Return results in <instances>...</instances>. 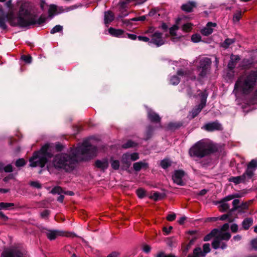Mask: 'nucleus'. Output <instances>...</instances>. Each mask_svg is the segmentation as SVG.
Masks as SVG:
<instances>
[{
	"label": "nucleus",
	"instance_id": "052dcab7",
	"mask_svg": "<svg viewBox=\"0 0 257 257\" xmlns=\"http://www.w3.org/2000/svg\"><path fill=\"white\" fill-rule=\"evenodd\" d=\"M176 218V214L175 213H172L169 214L167 217V219L168 221H171L174 220Z\"/></svg>",
	"mask_w": 257,
	"mask_h": 257
},
{
	"label": "nucleus",
	"instance_id": "bb28decb",
	"mask_svg": "<svg viewBox=\"0 0 257 257\" xmlns=\"http://www.w3.org/2000/svg\"><path fill=\"white\" fill-rule=\"evenodd\" d=\"M28 13L29 14V15H32L33 16H34V17L35 18V23H33V24H29L27 26H26V27H27L30 25H34V24H41L42 23H44L45 21H46V18L45 17H41L40 18H39L38 20L36 18V17L35 15L30 13V12L28 10Z\"/></svg>",
	"mask_w": 257,
	"mask_h": 257
},
{
	"label": "nucleus",
	"instance_id": "e2e57ef3",
	"mask_svg": "<svg viewBox=\"0 0 257 257\" xmlns=\"http://www.w3.org/2000/svg\"><path fill=\"white\" fill-rule=\"evenodd\" d=\"M127 36L129 39L133 40H135L138 38L137 35H136L135 34H127Z\"/></svg>",
	"mask_w": 257,
	"mask_h": 257
},
{
	"label": "nucleus",
	"instance_id": "8fccbe9b",
	"mask_svg": "<svg viewBox=\"0 0 257 257\" xmlns=\"http://www.w3.org/2000/svg\"><path fill=\"white\" fill-rule=\"evenodd\" d=\"M250 244L253 249L257 250V237L251 240Z\"/></svg>",
	"mask_w": 257,
	"mask_h": 257
},
{
	"label": "nucleus",
	"instance_id": "338daca9",
	"mask_svg": "<svg viewBox=\"0 0 257 257\" xmlns=\"http://www.w3.org/2000/svg\"><path fill=\"white\" fill-rule=\"evenodd\" d=\"M156 257H173L172 256H171V255H166L163 252H160L156 255Z\"/></svg>",
	"mask_w": 257,
	"mask_h": 257
},
{
	"label": "nucleus",
	"instance_id": "6e6d98bb",
	"mask_svg": "<svg viewBox=\"0 0 257 257\" xmlns=\"http://www.w3.org/2000/svg\"><path fill=\"white\" fill-rule=\"evenodd\" d=\"M3 170L6 172H11L13 171V167L11 165H8L3 168Z\"/></svg>",
	"mask_w": 257,
	"mask_h": 257
},
{
	"label": "nucleus",
	"instance_id": "c756f323",
	"mask_svg": "<svg viewBox=\"0 0 257 257\" xmlns=\"http://www.w3.org/2000/svg\"><path fill=\"white\" fill-rule=\"evenodd\" d=\"M15 204L13 203H5L1 202L0 203V208L1 209L9 210L11 207H14Z\"/></svg>",
	"mask_w": 257,
	"mask_h": 257
},
{
	"label": "nucleus",
	"instance_id": "dca6fc26",
	"mask_svg": "<svg viewBox=\"0 0 257 257\" xmlns=\"http://www.w3.org/2000/svg\"><path fill=\"white\" fill-rule=\"evenodd\" d=\"M108 162L106 159L101 160H97L95 162L96 167L101 170H105L108 167Z\"/></svg>",
	"mask_w": 257,
	"mask_h": 257
},
{
	"label": "nucleus",
	"instance_id": "0eeeda50",
	"mask_svg": "<svg viewBox=\"0 0 257 257\" xmlns=\"http://www.w3.org/2000/svg\"><path fill=\"white\" fill-rule=\"evenodd\" d=\"M197 71L200 76H204L210 68L211 60L208 58H202L199 59V61H197Z\"/></svg>",
	"mask_w": 257,
	"mask_h": 257
},
{
	"label": "nucleus",
	"instance_id": "4be33fe9",
	"mask_svg": "<svg viewBox=\"0 0 257 257\" xmlns=\"http://www.w3.org/2000/svg\"><path fill=\"white\" fill-rule=\"evenodd\" d=\"M109 34L114 37H120L123 34V31L120 29H115L110 28L108 30Z\"/></svg>",
	"mask_w": 257,
	"mask_h": 257
},
{
	"label": "nucleus",
	"instance_id": "c9c22d12",
	"mask_svg": "<svg viewBox=\"0 0 257 257\" xmlns=\"http://www.w3.org/2000/svg\"><path fill=\"white\" fill-rule=\"evenodd\" d=\"M192 25L191 23H186L183 25L182 30L185 32H190L192 29Z\"/></svg>",
	"mask_w": 257,
	"mask_h": 257
},
{
	"label": "nucleus",
	"instance_id": "1a4fd4ad",
	"mask_svg": "<svg viewBox=\"0 0 257 257\" xmlns=\"http://www.w3.org/2000/svg\"><path fill=\"white\" fill-rule=\"evenodd\" d=\"M151 39L150 43L154 44L157 47H159L164 44V40L162 38V34L158 31L151 35Z\"/></svg>",
	"mask_w": 257,
	"mask_h": 257
},
{
	"label": "nucleus",
	"instance_id": "ea45409f",
	"mask_svg": "<svg viewBox=\"0 0 257 257\" xmlns=\"http://www.w3.org/2000/svg\"><path fill=\"white\" fill-rule=\"evenodd\" d=\"M63 30V27L60 25H56L51 30V33L53 34L57 32H59L60 31H62Z\"/></svg>",
	"mask_w": 257,
	"mask_h": 257
},
{
	"label": "nucleus",
	"instance_id": "412c9836",
	"mask_svg": "<svg viewBox=\"0 0 257 257\" xmlns=\"http://www.w3.org/2000/svg\"><path fill=\"white\" fill-rule=\"evenodd\" d=\"M196 4L194 2H188L185 4H184L182 6L181 9L183 11L190 12L192 11V9L195 7Z\"/></svg>",
	"mask_w": 257,
	"mask_h": 257
},
{
	"label": "nucleus",
	"instance_id": "774afa93",
	"mask_svg": "<svg viewBox=\"0 0 257 257\" xmlns=\"http://www.w3.org/2000/svg\"><path fill=\"white\" fill-rule=\"evenodd\" d=\"M172 229V226H170L168 228L167 227H164L163 231L166 233V234H168Z\"/></svg>",
	"mask_w": 257,
	"mask_h": 257
},
{
	"label": "nucleus",
	"instance_id": "7c9ffc66",
	"mask_svg": "<svg viewBox=\"0 0 257 257\" xmlns=\"http://www.w3.org/2000/svg\"><path fill=\"white\" fill-rule=\"evenodd\" d=\"M164 197L163 195L158 192H154L150 196V198L155 201L162 199Z\"/></svg>",
	"mask_w": 257,
	"mask_h": 257
},
{
	"label": "nucleus",
	"instance_id": "6e6552de",
	"mask_svg": "<svg viewBox=\"0 0 257 257\" xmlns=\"http://www.w3.org/2000/svg\"><path fill=\"white\" fill-rule=\"evenodd\" d=\"M201 94V102L197 106V107L193 109L191 111L192 117L196 116L204 107L206 104V98L207 94L206 92H200L198 95Z\"/></svg>",
	"mask_w": 257,
	"mask_h": 257
},
{
	"label": "nucleus",
	"instance_id": "4c0bfd02",
	"mask_svg": "<svg viewBox=\"0 0 257 257\" xmlns=\"http://www.w3.org/2000/svg\"><path fill=\"white\" fill-rule=\"evenodd\" d=\"M136 193L140 198H143L146 196V191L142 188L138 189Z\"/></svg>",
	"mask_w": 257,
	"mask_h": 257
},
{
	"label": "nucleus",
	"instance_id": "f03ea898",
	"mask_svg": "<svg viewBox=\"0 0 257 257\" xmlns=\"http://www.w3.org/2000/svg\"><path fill=\"white\" fill-rule=\"evenodd\" d=\"M6 8H0V28L5 30L7 28V22L12 26L24 27L30 24L35 23L34 16L29 15L28 10L23 6L20 7L18 17L15 15V10L11 0L6 3Z\"/></svg>",
	"mask_w": 257,
	"mask_h": 257
},
{
	"label": "nucleus",
	"instance_id": "423d86ee",
	"mask_svg": "<svg viewBox=\"0 0 257 257\" xmlns=\"http://www.w3.org/2000/svg\"><path fill=\"white\" fill-rule=\"evenodd\" d=\"M229 227V226L228 223H225L221 227L220 230L218 229V231L217 234V236H216L212 243V247L214 248L217 249L220 247L222 249H224L226 247V244L222 242L221 240H228L230 238V234L228 232L226 231L228 230Z\"/></svg>",
	"mask_w": 257,
	"mask_h": 257
},
{
	"label": "nucleus",
	"instance_id": "b1692460",
	"mask_svg": "<svg viewBox=\"0 0 257 257\" xmlns=\"http://www.w3.org/2000/svg\"><path fill=\"white\" fill-rule=\"evenodd\" d=\"M204 253H202L200 247H196L194 250L192 255H189L188 257H204Z\"/></svg>",
	"mask_w": 257,
	"mask_h": 257
},
{
	"label": "nucleus",
	"instance_id": "69168bd1",
	"mask_svg": "<svg viewBox=\"0 0 257 257\" xmlns=\"http://www.w3.org/2000/svg\"><path fill=\"white\" fill-rule=\"evenodd\" d=\"M231 230L232 232H235L238 229V226L236 224H233L231 226Z\"/></svg>",
	"mask_w": 257,
	"mask_h": 257
},
{
	"label": "nucleus",
	"instance_id": "f257e3e1",
	"mask_svg": "<svg viewBox=\"0 0 257 257\" xmlns=\"http://www.w3.org/2000/svg\"><path fill=\"white\" fill-rule=\"evenodd\" d=\"M97 148L83 143L81 146L72 151L73 156L66 154H59L55 156L52 163H49L47 168L49 170L51 167L57 169H63L67 172L73 170L76 162L90 159L96 155Z\"/></svg>",
	"mask_w": 257,
	"mask_h": 257
},
{
	"label": "nucleus",
	"instance_id": "49530a36",
	"mask_svg": "<svg viewBox=\"0 0 257 257\" xmlns=\"http://www.w3.org/2000/svg\"><path fill=\"white\" fill-rule=\"evenodd\" d=\"M22 59L26 63H30L32 62V57L29 55H23Z\"/></svg>",
	"mask_w": 257,
	"mask_h": 257
},
{
	"label": "nucleus",
	"instance_id": "680f3d73",
	"mask_svg": "<svg viewBox=\"0 0 257 257\" xmlns=\"http://www.w3.org/2000/svg\"><path fill=\"white\" fill-rule=\"evenodd\" d=\"M49 213H50V212L49 210H45L41 212V215L42 217L46 218L49 215Z\"/></svg>",
	"mask_w": 257,
	"mask_h": 257
},
{
	"label": "nucleus",
	"instance_id": "4d7b16f0",
	"mask_svg": "<svg viewBox=\"0 0 257 257\" xmlns=\"http://www.w3.org/2000/svg\"><path fill=\"white\" fill-rule=\"evenodd\" d=\"M146 17L145 16H143L141 17L133 18V19H131V21H144L146 20Z\"/></svg>",
	"mask_w": 257,
	"mask_h": 257
},
{
	"label": "nucleus",
	"instance_id": "39448f33",
	"mask_svg": "<svg viewBox=\"0 0 257 257\" xmlns=\"http://www.w3.org/2000/svg\"><path fill=\"white\" fill-rule=\"evenodd\" d=\"M212 151V147L210 143L202 140L197 142L189 150L191 156L202 158L210 154Z\"/></svg>",
	"mask_w": 257,
	"mask_h": 257
},
{
	"label": "nucleus",
	"instance_id": "9b49d317",
	"mask_svg": "<svg viewBox=\"0 0 257 257\" xmlns=\"http://www.w3.org/2000/svg\"><path fill=\"white\" fill-rule=\"evenodd\" d=\"M184 176V171L182 170H177L175 171L174 175L172 176V179L175 183L179 185H182L183 184L182 178Z\"/></svg>",
	"mask_w": 257,
	"mask_h": 257
},
{
	"label": "nucleus",
	"instance_id": "864d4df0",
	"mask_svg": "<svg viewBox=\"0 0 257 257\" xmlns=\"http://www.w3.org/2000/svg\"><path fill=\"white\" fill-rule=\"evenodd\" d=\"M237 196H238L236 195H228V196L224 197L222 199V200L224 201L225 202H227L228 201L233 199V198H234L235 197H237Z\"/></svg>",
	"mask_w": 257,
	"mask_h": 257
},
{
	"label": "nucleus",
	"instance_id": "f8f14e48",
	"mask_svg": "<svg viewBox=\"0 0 257 257\" xmlns=\"http://www.w3.org/2000/svg\"><path fill=\"white\" fill-rule=\"evenodd\" d=\"M215 23L208 22L206 26L201 30V33L204 36H208L212 33L213 28L216 27Z\"/></svg>",
	"mask_w": 257,
	"mask_h": 257
},
{
	"label": "nucleus",
	"instance_id": "e433bc0d",
	"mask_svg": "<svg viewBox=\"0 0 257 257\" xmlns=\"http://www.w3.org/2000/svg\"><path fill=\"white\" fill-rule=\"evenodd\" d=\"M111 165L112 168L114 170H117L119 168V162L116 160H111Z\"/></svg>",
	"mask_w": 257,
	"mask_h": 257
},
{
	"label": "nucleus",
	"instance_id": "79ce46f5",
	"mask_svg": "<svg viewBox=\"0 0 257 257\" xmlns=\"http://www.w3.org/2000/svg\"><path fill=\"white\" fill-rule=\"evenodd\" d=\"M26 164V161L24 159H19L16 162V166L18 167L24 166Z\"/></svg>",
	"mask_w": 257,
	"mask_h": 257
},
{
	"label": "nucleus",
	"instance_id": "2f4dec72",
	"mask_svg": "<svg viewBox=\"0 0 257 257\" xmlns=\"http://www.w3.org/2000/svg\"><path fill=\"white\" fill-rule=\"evenodd\" d=\"M219 203L220 204L219 206L220 210H221V211H224L229 209V206L226 203V202H225L224 201L222 200L219 202Z\"/></svg>",
	"mask_w": 257,
	"mask_h": 257
},
{
	"label": "nucleus",
	"instance_id": "7ed1b4c3",
	"mask_svg": "<svg viewBox=\"0 0 257 257\" xmlns=\"http://www.w3.org/2000/svg\"><path fill=\"white\" fill-rule=\"evenodd\" d=\"M256 80L257 71H253L243 74L236 82L233 92L236 95L238 93H249L253 90Z\"/></svg>",
	"mask_w": 257,
	"mask_h": 257
},
{
	"label": "nucleus",
	"instance_id": "0e129e2a",
	"mask_svg": "<svg viewBox=\"0 0 257 257\" xmlns=\"http://www.w3.org/2000/svg\"><path fill=\"white\" fill-rule=\"evenodd\" d=\"M151 250V247L148 245H145L143 247V251L146 253H148Z\"/></svg>",
	"mask_w": 257,
	"mask_h": 257
},
{
	"label": "nucleus",
	"instance_id": "f3484780",
	"mask_svg": "<svg viewBox=\"0 0 257 257\" xmlns=\"http://www.w3.org/2000/svg\"><path fill=\"white\" fill-rule=\"evenodd\" d=\"M203 128L208 131H213L220 129L221 125L217 122L209 123L204 125Z\"/></svg>",
	"mask_w": 257,
	"mask_h": 257
},
{
	"label": "nucleus",
	"instance_id": "5701e85b",
	"mask_svg": "<svg viewBox=\"0 0 257 257\" xmlns=\"http://www.w3.org/2000/svg\"><path fill=\"white\" fill-rule=\"evenodd\" d=\"M114 20V15L110 11L105 13L104 22L105 24L110 23Z\"/></svg>",
	"mask_w": 257,
	"mask_h": 257
},
{
	"label": "nucleus",
	"instance_id": "37998d69",
	"mask_svg": "<svg viewBox=\"0 0 257 257\" xmlns=\"http://www.w3.org/2000/svg\"><path fill=\"white\" fill-rule=\"evenodd\" d=\"M241 16V12H238L236 14H235L233 17V21L234 22H238L240 19Z\"/></svg>",
	"mask_w": 257,
	"mask_h": 257
},
{
	"label": "nucleus",
	"instance_id": "603ef678",
	"mask_svg": "<svg viewBox=\"0 0 257 257\" xmlns=\"http://www.w3.org/2000/svg\"><path fill=\"white\" fill-rule=\"evenodd\" d=\"M239 203V200L238 199H234L232 202V204L233 206V208H232V210H236L237 208H239L238 205Z\"/></svg>",
	"mask_w": 257,
	"mask_h": 257
},
{
	"label": "nucleus",
	"instance_id": "c03bdc74",
	"mask_svg": "<svg viewBox=\"0 0 257 257\" xmlns=\"http://www.w3.org/2000/svg\"><path fill=\"white\" fill-rule=\"evenodd\" d=\"M203 251H202V253H204V255L205 256L206 254L210 251L209 244L205 243L203 246Z\"/></svg>",
	"mask_w": 257,
	"mask_h": 257
},
{
	"label": "nucleus",
	"instance_id": "72a5a7b5",
	"mask_svg": "<svg viewBox=\"0 0 257 257\" xmlns=\"http://www.w3.org/2000/svg\"><path fill=\"white\" fill-rule=\"evenodd\" d=\"M160 165L163 169H166L171 166V162L168 159H164L161 162Z\"/></svg>",
	"mask_w": 257,
	"mask_h": 257
},
{
	"label": "nucleus",
	"instance_id": "c85d7f7f",
	"mask_svg": "<svg viewBox=\"0 0 257 257\" xmlns=\"http://www.w3.org/2000/svg\"><path fill=\"white\" fill-rule=\"evenodd\" d=\"M218 231V229H214L211 231V232L206 236H205L204 238V241H208L211 238H212L213 236H217V232Z\"/></svg>",
	"mask_w": 257,
	"mask_h": 257
},
{
	"label": "nucleus",
	"instance_id": "a19ab883",
	"mask_svg": "<svg viewBox=\"0 0 257 257\" xmlns=\"http://www.w3.org/2000/svg\"><path fill=\"white\" fill-rule=\"evenodd\" d=\"M180 81L179 78L177 76H173L170 79V83L172 85H177Z\"/></svg>",
	"mask_w": 257,
	"mask_h": 257
},
{
	"label": "nucleus",
	"instance_id": "a211bd4d",
	"mask_svg": "<svg viewBox=\"0 0 257 257\" xmlns=\"http://www.w3.org/2000/svg\"><path fill=\"white\" fill-rule=\"evenodd\" d=\"M51 193L53 194H58L60 196L58 197L57 200L59 202H62L64 199V195H62L64 193V191L62 188L60 187H55L51 191Z\"/></svg>",
	"mask_w": 257,
	"mask_h": 257
},
{
	"label": "nucleus",
	"instance_id": "5fc2aeb1",
	"mask_svg": "<svg viewBox=\"0 0 257 257\" xmlns=\"http://www.w3.org/2000/svg\"><path fill=\"white\" fill-rule=\"evenodd\" d=\"M138 39L140 41H144L145 42H149L150 43V42L151 41V40H150L149 38H148L147 37H145V36H138Z\"/></svg>",
	"mask_w": 257,
	"mask_h": 257
},
{
	"label": "nucleus",
	"instance_id": "13d9d810",
	"mask_svg": "<svg viewBox=\"0 0 257 257\" xmlns=\"http://www.w3.org/2000/svg\"><path fill=\"white\" fill-rule=\"evenodd\" d=\"M156 32V31H155V28L154 27H151L145 32V33L150 34L151 36Z\"/></svg>",
	"mask_w": 257,
	"mask_h": 257
},
{
	"label": "nucleus",
	"instance_id": "a878e982",
	"mask_svg": "<svg viewBox=\"0 0 257 257\" xmlns=\"http://www.w3.org/2000/svg\"><path fill=\"white\" fill-rule=\"evenodd\" d=\"M253 223V219L251 218H246L243 220L242 223L243 228L247 230Z\"/></svg>",
	"mask_w": 257,
	"mask_h": 257
},
{
	"label": "nucleus",
	"instance_id": "09e8293b",
	"mask_svg": "<svg viewBox=\"0 0 257 257\" xmlns=\"http://www.w3.org/2000/svg\"><path fill=\"white\" fill-rule=\"evenodd\" d=\"M30 185H31V186H33L35 188H38V189H40L42 187L41 184L37 181L31 182L30 183Z\"/></svg>",
	"mask_w": 257,
	"mask_h": 257
},
{
	"label": "nucleus",
	"instance_id": "4468645a",
	"mask_svg": "<svg viewBox=\"0 0 257 257\" xmlns=\"http://www.w3.org/2000/svg\"><path fill=\"white\" fill-rule=\"evenodd\" d=\"M66 235L64 231L60 230H49L47 232V236L50 240L56 238L58 236Z\"/></svg>",
	"mask_w": 257,
	"mask_h": 257
},
{
	"label": "nucleus",
	"instance_id": "bf43d9fd",
	"mask_svg": "<svg viewBox=\"0 0 257 257\" xmlns=\"http://www.w3.org/2000/svg\"><path fill=\"white\" fill-rule=\"evenodd\" d=\"M120 254V253L118 251H113L109 253L107 257H118Z\"/></svg>",
	"mask_w": 257,
	"mask_h": 257
},
{
	"label": "nucleus",
	"instance_id": "f704fd0d",
	"mask_svg": "<svg viewBox=\"0 0 257 257\" xmlns=\"http://www.w3.org/2000/svg\"><path fill=\"white\" fill-rule=\"evenodd\" d=\"M137 144L131 140L128 141L126 143L123 144L122 148L127 149L136 146Z\"/></svg>",
	"mask_w": 257,
	"mask_h": 257
},
{
	"label": "nucleus",
	"instance_id": "6ab92c4d",
	"mask_svg": "<svg viewBox=\"0 0 257 257\" xmlns=\"http://www.w3.org/2000/svg\"><path fill=\"white\" fill-rule=\"evenodd\" d=\"M239 59V57L237 55H232L231 56L230 60L228 64V68L230 70H232L235 67L236 61Z\"/></svg>",
	"mask_w": 257,
	"mask_h": 257
},
{
	"label": "nucleus",
	"instance_id": "3c124183",
	"mask_svg": "<svg viewBox=\"0 0 257 257\" xmlns=\"http://www.w3.org/2000/svg\"><path fill=\"white\" fill-rule=\"evenodd\" d=\"M177 75L180 77L184 76V77H186L187 78H188L189 77L188 74L186 72H184V71H182V70L178 71Z\"/></svg>",
	"mask_w": 257,
	"mask_h": 257
},
{
	"label": "nucleus",
	"instance_id": "de8ad7c7",
	"mask_svg": "<svg viewBox=\"0 0 257 257\" xmlns=\"http://www.w3.org/2000/svg\"><path fill=\"white\" fill-rule=\"evenodd\" d=\"M178 29V27L175 25L170 29V33L172 36L176 35V31Z\"/></svg>",
	"mask_w": 257,
	"mask_h": 257
},
{
	"label": "nucleus",
	"instance_id": "cd10ccee",
	"mask_svg": "<svg viewBox=\"0 0 257 257\" xmlns=\"http://www.w3.org/2000/svg\"><path fill=\"white\" fill-rule=\"evenodd\" d=\"M130 154L126 153L122 155L121 161L123 163L126 164L128 166H130L131 164V159L130 157Z\"/></svg>",
	"mask_w": 257,
	"mask_h": 257
},
{
	"label": "nucleus",
	"instance_id": "aec40b11",
	"mask_svg": "<svg viewBox=\"0 0 257 257\" xmlns=\"http://www.w3.org/2000/svg\"><path fill=\"white\" fill-rule=\"evenodd\" d=\"M148 115L149 119L152 121L158 122L160 120L159 116L152 110H148Z\"/></svg>",
	"mask_w": 257,
	"mask_h": 257
},
{
	"label": "nucleus",
	"instance_id": "a18cd8bd",
	"mask_svg": "<svg viewBox=\"0 0 257 257\" xmlns=\"http://www.w3.org/2000/svg\"><path fill=\"white\" fill-rule=\"evenodd\" d=\"M130 157L131 161H135L138 159H139V154L137 153H134L132 154H130Z\"/></svg>",
	"mask_w": 257,
	"mask_h": 257
},
{
	"label": "nucleus",
	"instance_id": "ddd939ff",
	"mask_svg": "<svg viewBox=\"0 0 257 257\" xmlns=\"http://www.w3.org/2000/svg\"><path fill=\"white\" fill-rule=\"evenodd\" d=\"M63 11L62 7H58L55 5H51L49 6L48 10L49 16L51 18L55 15L63 12Z\"/></svg>",
	"mask_w": 257,
	"mask_h": 257
},
{
	"label": "nucleus",
	"instance_id": "473e14b6",
	"mask_svg": "<svg viewBox=\"0 0 257 257\" xmlns=\"http://www.w3.org/2000/svg\"><path fill=\"white\" fill-rule=\"evenodd\" d=\"M234 42V40L233 39H226L222 44L221 46L222 47L224 48H227L229 47V45H230Z\"/></svg>",
	"mask_w": 257,
	"mask_h": 257
},
{
	"label": "nucleus",
	"instance_id": "58836bf2",
	"mask_svg": "<svg viewBox=\"0 0 257 257\" xmlns=\"http://www.w3.org/2000/svg\"><path fill=\"white\" fill-rule=\"evenodd\" d=\"M201 37L199 34H195L192 36L191 40L194 43H197L201 41Z\"/></svg>",
	"mask_w": 257,
	"mask_h": 257
},
{
	"label": "nucleus",
	"instance_id": "20e7f679",
	"mask_svg": "<svg viewBox=\"0 0 257 257\" xmlns=\"http://www.w3.org/2000/svg\"><path fill=\"white\" fill-rule=\"evenodd\" d=\"M49 147V145L46 144L42 147L40 151L34 154L33 156L29 160L31 167L39 166L42 168L45 166L47 162V157H50V154L47 152Z\"/></svg>",
	"mask_w": 257,
	"mask_h": 257
},
{
	"label": "nucleus",
	"instance_id": "9d476101",
	"mask_svg": "<svg viewBox=\"0 0 257 257\" xmlns=\"http://www.w3.org/2000/svg\"><path fill=\"white\" fill-rule=\"evenodd\" d=\"M257 169V160H252L248 164L245 171L247 179H250L254 175V172Z\"/></svg>",
	"mask_w": 257,
	"mask_h": 257
},
{
	"label": "nucleus",
	"instance_id": "2eb2a0df",
	"mask_svg": "<svg viewBox=\"0 0 257 257\" xmlns=\"http://www.w3.org/2000/svg\"><path fill=\"white\" fill-rule=\"evenodd\" d=\"M246 178H247V175L245 172L242 175L237 177H232L229 179V181L230 182H232L236 184L244 182L246 181Z\"/></svg>",
	"mask_w": 257,
	"mask_h": 257
},
{
	"label": "nucleus",
	"instance_id": "393cba45",
	"mask_svg": "<svg viewBox=\"0 0 257 257\" xmlns=\"http://www.w3.org/2000/svg\"><path fill=\"white\" fill-rule=\"evenodd\" d=\"M148 164L144 162H139L134 164L133 167L135 171H139L143 168H146Z\"/></svg>",
	"mask_w": 257,
	"mask_h": 257
}]
</instances>
